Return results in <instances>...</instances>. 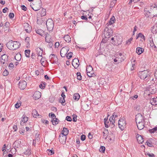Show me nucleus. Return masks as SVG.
Instances as JSON below:
<instances>
[{
  "label": "nucleus",
  "instance_id": "nucleus-1",
  "mask_svg": "<svg viewBox=\"0 0 157 157\" xmlns=\"http://www.w3.org/2000/svg\"><path fill=\"white\" fill-rule=\"evenodd\" d=\"M20 43L17 41L10 40L6 44L7 48L10 50H14L18 48L20 46Z\"/></svg>",
  "mask_w": 157,
  "mask_h": 157
},
{
  "label": "nucleus",
  "instance_id": "nucleus-17",
  "mask_svg": "<svg viewBox=\"0 0 157 157\" xmlns=\"http://www.w3.org/2000/svg\"><path fill=\"white\" fill-rule=\"evenodd\" d=\"M145 122L137 123H136L138 128L139 130H141L143 129L144 127V124Z\"/></svg>",
  "mask_w": 157,
  "mask_h": 157
},
{
  "label": "nucleus",
  "instance_id": "nucleus-34",
  "mask_svg": "<svg viewBox=\"0 0 157 157\" xmlns=\"http://www.w3.org/2000/svg\"><path fill=\"white\" fill-rule=\"evenodd\" d=\"M30 38L28 37H26L25 39V41L26 43V46L28 48L30 47Z\"/></svg>",
  "mask_w": 157,
  "mask_h": 157
},
{
  "label": "nucleus",
  "instance_id": "nucleus-36",
  "mask_svg": "<svg viewBox=\"0 0 157 157\" xmlns=\"http://www.w3.org/2000/svg\"><path fill=\"white\" fill-rule=\"evenodd\" d=\"M80 98V96L78 93L75 94L73 96V98L76 101H78Z\"/></svg>",
  "mask_w": 157,
  "mask_h": 157
},
{
  "label": "nucleus",
  "instance_id": "nucleus-26",
  "mask_svg": "<svg viewBox=\"0 0 157 157\" xmlns=\"http://www.w3.org/2000/svg\"><path fill=\"white\" fill-rule=\"evenodd\" d=\"M13 145H14V147H15V149L16 148H19L21 147V141H19L18 140H16L13 143Z\"/></svg>",
  "mask_w": 157,
  "mask_h": 157
},
{
  "label": "nucleus",
  "instance_id": "nucleus-29",
  "mask_svg": "<svg viewBox=\"0 0 157 157\" xmlns=\"http://www.w3.org/2000/svg\"><path fill=\"white\" fill-rule=\"evenodd\" d=\"M115 21V18L114 16H113L111 18H110L109 21V22L107 23L106 25L108 26L109 25H111L114 23Z\"/></svg>",
  "mask_w": 157,
  "mask_h": 157
},
{
  "label": "nucleus",
  "instance_id": "nucleus-46",
  "mask_svg": "<svg viewBox=\"0 0 157 157\" xmlns=\"http://www.w3.org/2000/svg\"><path fill=\"white\" fill-rule=\"evenodd\" d=\"M81 18L82 20H84L86 21L87 22H89V20L87 18V16L86 15H83L81 16Z\"/></svg>",
  "mask_w": 157,
  "mask_h": 157
},
{
  "label": "nucleus",
  "instance_id": "nucleus-31",
  "mask_svg": "<svg viewBox=\"0 0 157 157\" xmlns=\"http://www.w3.org/2000/svg\"><path fill=\"white\" fill-rule=\"evenodd\" d=\"M144 49L140 47H137L136 48V52L138 54L140 55L144 51Z\"/></svg>",
  "mask_w": 157,
  "mask_h": 157
},
{
  "label": "nucleus",
  "instance_id": "nucleus-63",
  "mask_svg": "<svg viewBox=\"0 0 157 157\" xmlns=\"http://www.w3.org/2000/svg\"><path fill=\"white\" fill-rule=\"evenodd\" d=\"M81 139L82 141L85 140L86 139V136L84 135H82L81 136Z\"/></svg>",
  "mask_w": 157,
  "mask_h": 157
},
{
  "label": "nucleus",
  "instance_id": "nucleus-9",
  "mask_svg": "<svg viewBox=\"0 0 157 157\" xmlns=\"http://www.w3.org/2000/svg\"><path fill=\"white\" fill-rule=\"evenodd\" d=\"M69 51L68 48L67 47H63L60 50V55L62 57H64Z\"/></svg>",
  "mask_w": 157,
  "mask_h": 157
},
{
  "label": "nucleus",
  "instance_id": "nucleus-22",
  "mask_svg": "<svg viewBox=\"0 0 157 157\" xmlns=\"http://www.w3.org/2000/svg\"><path fill=\"white\" fill-rule=\"evenodd\" d=\"M36 50L38 56L42 57L43 51V49L40 48L38 47L36 48Z\"/></svg>",
  "mask_w": 157,
  "mask_h": 157
},
{
  "label": "nucleus",
  "instance_id": "nucleus-33",
  "mask_svg": "<svg viewBox=\"0 0 157 157\" xmlns=\"http://www.w3.org/2000/svg\"><path fill=\"white\" fill-rule=\"evenodd\" d=\"M149 43L150 44V46L152 48H156V46L155 45L153 41V39L150 37L149 38Z\"/></svg>",
  "mask_w": 157,
  "mask_h": 157
},
{
  "label": "nucleus",
  "instance_id": "nucleus-19",
  "mask_svg": "<svg viewBox=\"0 0 157 157\" xmlns=\"http://www.w3.org/2000/svg\"><path fill=\"white\" fill-rule=\"evenodd\" d=\"M137 141L139 144H142L144 142L143 137L139 134H137L136 136Z\"/></svg>",
  "mask_w": 157,
  "mask_h": 157
},
{
  "label": "nucleus",
  "instance_id": "nucleus-62",
  "mask_svg": "<svg viewBox=\"0 0 157 157\" xmlns=\"http://www.w3.org/2000/svg\"><path fill=\"white\" fill-rule=\"evenodd\" d=\"M21 8L22 10H24L25 11H26L27 9V7L24 5H21Z\"/></svg>",
  "mask_w": 157,
  "mask_h": 157
},
{
  "label": "nucleus",
  "instance_id": "nucleus-55",
  "mask_svg": "<svg viewBox=\"0 0 157 157\" xmlns=\"http://www.w3.org/2000/svg\"><path fill=\"white\" fill-rule=\"evenodd\" d=\"M133 39V38L131 37L126 42V44H129L131 43V41Z\"/></svg>",
  "mask_w": 157,
  "mask_h": 157
},
{
  "label": "nucleus",
  "instance_id": "nucleus-3",
  "mask_svg": "<svg viewBox=\"0 0 157 157\" xmlns=\"http://www.w3.org/2000/svg\"><path fill=\"white\" fill-rule=\"evenodd\" d=\"M33 4V6L32 7V9L34 11H37L40 9L42 5V2L41 0H34Z\"/></svg>",
  "mask_w": 157,
  "mask_h": 157
},
{
  "label": "nucleus",
  "instance_id": "nucleus-47",
  "mask_svg": "<svg viewBox=\"0 0 157 157\" xmlns=\"http://www.w3.org/2000/svg\"><path fill=\"white\" fill-rule=\"evenodd\" d=\"M147 145L151 147H153L154 145L152 144V142L150 140H147Z\"/></svg>",
  "mask_w": 157,
  "mask_h": 157
},
{
  "label": "nucleus",
  "instance_id": "nucleus-49",
  "mask_svg": "<svg viewBox=\"0 0 157 157\" xmlns=\"http://www.w3.org/2000/svg\"><path fill=\"white\" fill-rule=\"evenodd\" d=\"M77 79L78 80H80L82 79V76L81 75V73L80 72H77Z\"/></svg>",
  "mask_w": 157,
  "mask_h": 157
},
{
  "label": "nucleus",
  "instance_id": "nucleus-15",
  "mask_svg": "<svg viewBox=\"0 0 157 157\" xmlns=\"http://www.w3.org/2000/svg\"><path fill=\"white\" fill-rule=\"evenodd\" d=\"M46 19L45 17H43L41 18L40 19H38L37 21V23L39 25H45L46 22Z\"/></svg>",
  "mask_w": 157,
  "mask_h": 157
},
{
  "label": "nucleus",
  "instance_id": "nucleus-2",
  "mask_svg": "<svg viewBox=\"0 0 157 157\" xmlns=\"http://www.w3.org/2000/svg\"><path fill=\"white\" fill-rule=\"evenodd\" d=\"M138 77L142 79L149 80L150 78V75L149 71L147 70H144L143 71H139L138 73Z\"/></svg>",
  "mask_w": 157,
  "mask_h": 157
},
{
  "label": "nucleus",
  "instance_id": "nucleus-40",
  "mask_svg": "<svg viewBox=\"0 0 157 157\" xmlns=\"http://www.w3.org/2000/svg\"><path fill=\"white\" fill-rule=\"evenodd\" d=\"M46 10L43 8L40 13L41 17H42L46 15Z\"/></svg>",
  "mask_w": 157,
  "mask_h": 157
},
{
  "label": "nucleus",
  "instance_id": "nucleus-18",
  "mask_svg": "<svg viewBox=\"0 0 157 157\" xmlns=\"http://www.w3.org/2000/svg\"><path fill=\"white\" fill-rule=\"evenodd\" d=\"M41 97V93L38 91H36L33 95V97L35 99H38Z\"/></svg>",
  "mask_w": 157,
  "mask_h": 157
},
{
  "label": "nucleus",
  "instance_id": "nucleus-60",
  "mask_svg": "<svg viewBox=\"0 0 157 157\" xmlns=\"http://www.w3.org/2000/svg\"><path fill=\"white\" fill-rule=\"evenodd\" d=\"M94 74L93 71H92L91 72L88 73L87 74V75L88 76L91 77L93 76L92 75Z\"/></svg>",
  "mask_w": 157,
  "mask_h": 157
},
{
  "label": "nucleus",
  "instance_id": "nucleus-14",
  "mask_svg": "<svg viewBox=\"0 0 157 157\" xmlns=\"http://www.w3.org/2000/svg\"><path fill=\"white\" fill-rule=\"evenodd\" d=\"M151 9H153V17L157 16V6L154 4V5L151 6Z\"/></svg>",
  "mask_w": 157,
  "mask_h": 157
},
{
  "label": "nucleus",
  "instance_id": "nucleus-56",
  "mask_svg": "<svg viewBox=\"0 0 157 157\" xmlns=\"http://www.w3.org/2000/svg\"><path fill=\"white\" fill-rule=\"evenodd\" d=\"M14 15L13 13H10L9 15V16L10 18V19H12L14 17Z\"/></svg>",
  "mask_w": 157,
  "mask_h": 157
},
{
  "label": "nucleus",
  "instance_id": "nucleus-23",
  "mask_svg": "<svg viewBox=\"0 0 157 157\" xmlns=\"http://www.w3.org/2000/svg\"><path fill=\"white\" fill-rule=\"evenodd\" d=\"M144 14L145 16L147 17L151 18L153 17L152 15V14L151 13L152 11L150 12L148 10H144Z\"/></svg>",
  "mask_w": 157,
  "mask_h": 157
},
{
  "label": "nucleus",
  "instance_id": "nucleus-54",
  "mask_svg": "<svg viewBox=\"0 0 157 157\" xmlns=\"http://www.w3.org/2000/svg\"><path fill=\"white\" fill-rule=\"evenodd\" d=\"M41 121L43 123H45L46 124H48L49 121L48 120H45L44 119H41Z\"/></svg>",
  "mask_w": 157,
  "mask_h": 157
},
{
  "label": "nucleus",
  "instance_id": "nucleus-42",
  "mask_svg": "<svg viewBox=\"0 0 157 157\" xmlns=\"http://www.w3.org/2000/svg\"><path fill=\"white\" fill-rule=\"evenodd\" d=\"M65 102V98H64L61 97L59 99V102L61 103L63 105H65L66 104H63Z\"/></svg>",
  "mask_w": 157,
  "mask_h": 157
},
{
  "label": "nucleus",
  "instance_id": "nucleus-13",
  "mask_svg": "<svg viewBox=\"0 0 157 157\" xmlns=\"http://www.w3.org/2000/svg\"><path fill=\"white\" fill-rule=\"evenodd\" d=\"M72 64L75 69H77L79 65V60L77 59H74L73 60Z\"/></svg>",
  "mask_w": 157,
  "mask_h": 157
},
{
  "label": "nucleus",
  "instance_id": "nucleus-37",
  "mask_svg": "<svg viewBox=\"0 0 157 157\" xmlns=\"http://www.w3.org/2000/svg\"><path fill=\"white\" fill-rule=\"evenodd\" d=\"M64 40L67 42L69 43L71 41V38L68 35H65L64 37Z\"/></svg>",
  "mask_w": 157,
  "mask_h": 157
},
{
  "label": "nucleus",
  "instance_id": "nucleus-10",
  "mask_svg": "<svg viewBox=\"0 0 157 157\" xmlns=\"http://www.w3.org/2000/svg\"><path fill=\"white\" fill-rule=\"evenodd\" d=\"M27 83L24 80H21L19 83V86L21 90H24L26 87Z\"/></svg>",
  "mask_w": 157,
  "mask_h": 157
},
{
  "label": "nucleus",
  "instance_id": "nucleus-50",
  "mask_svg": "<svg viewBox=\"0 0 157 157\" xmlns=\"http://www.w3.org/2000/svg\"><path fill=\"white\" fill-rule=\"evenodd\" d=\"M105 150V147L103 146H101L99 149L100 151L102 153H104Z\"/></svg>",
  "mask_w": 157,
  "mask_h": 157
},
{
  "label": "nucleus",
  "instance_id": "nucleus-35",
  "mask_svg": "<svg viewBox=\"0 0 157 157\" xmlns=\"http://www.w3.org/2000/svg\"><path fill=\"white\" fill-rule=\"evenodd\" d=\"M32 114L33 115V117L36 118H37V117L39 116V117H40L41 116V115H40L38 113L37 111L35 109L33 110Z\"/></svg>",
  "mask_w": 157,
  "mask_h": 157
},
{
  "label": "nucleus",
  "instance_id": "nucleus-28",
  "mask_svg": "<svg viewBox=\"0 0 157 157\" xmlns=\"http://www.w3.org/2000/svg\"><path fill=\"white\" fill-rule=\"evenodd\" d=\"M69 130L68 129L66 128H63V130L61 132V134L62 135L67 136L68 134Z\"/></svg>",
  "mask_w": 157,
  "mask_h": 157
},
{
  "label": "nucleus",
  "instance_id": "nucleus-52",
  "mask_svg": "<svg viewBox=\"0 0 157 157\" xmlns=\"http://www.w3.org/2000/svg\"><path fill=\"white\" fill-rule=\"evenodd\" d=\"M73 121L74 122H75L77 120V116L75 114H73Z\"/></svg>",
  "mask_w": 157,
  "mask_h": 157
},
{
  "label": "nucleus",
  "instance_id": "nucleus-8",
  "mask_svg": "<svg viewBox=\"0 0 157 157\" xmlns=\"http://www.w3.org/2000/svg\"><path fill=\"white\" fill-rule=\"evenodd\" d=\"M144 117L140 113H138L136 116V123L145 122Z\"/></svg>",
  "mask_w": 157,
  "mask_h": 157
},
{
  "label": "nucleus",
  "instance_id": "nucleus-57",
  "mask_svg": "<svg viewBox=\"0 0 157 157\" xmlns=\"http://www.w3.org/2000/svg\"><path fill=\"white\" fill-rule=\"evenodd\" d=\"M146 155H148L149 157H155V155L154 154L152 153L150 154L149 152H146Z\"/></svg>",
  "mask_w": 157,
  "mask_h": 157
},
{
  "label": "nucleus",
  "instance_id": "nucleus-4",
  "mask_svg": "<svg viewBox=\"0 0 157 157\" xmlns=\"http://www.w3.org/2000/svg\"><path fill=\"white\" fill-rule=\"evenodd\" d=\"M45 25L49 31H52L54 27V24L53 21L51 19H48L47 20Z\"/></svg>",
  "mask_w": 157,
  "mask_h": 157
},
{
  "label": "nucleus",
  "instance_id": "nucleus-25",
  "mask_svg": "<svg viewBox=\"0 0 157 157\" xmlns=\"http://www.w3.org/2000/svg\"><path fill=\"white\" fill-rule=\"evenodd\" d=\"M150 103L153 105H157V97L151 99Z\"/></svg>",
  "mask_w": 157,
  "mask_h": 157
},
{
  "label": "nucleus",
  "instance_id": "nucleus-5",
  "mask_svg": "<svg viewBox=\"0 0 157 157\" xmlns=\"http://www.w3.org/2000/svg\"><path fill=\"white\" fill-rule=\"evenodd\" d=\"M50 62L52 64H56L59 65V63L58 62V59L57 56L55 54H51L49 56Z\"/></svg>",
  "mask_w": 157,
  "mask_h": 157
},
{
  "label": "nucleus",
  "instance_id": "nucleus-21",
  "mask_svg": "<svg viewBox=\"0 0 157 157\" xmlns=\"http://www.w3.org/2000/svg\"><path fill=\"white\" fill-rule=\"evenodd\" d=\"M105 127L106 128H109L110 125L111 123L108 118H105L104 120Z\"/></svg>",
  "mask_w": 157,
  "mask_h": 157
},
{
  "label": "nucleus",
  "instance_id": "nucleus-12",
  "mask_svg": "<svg viewBox=\"0 0 157 157\" xmlns=\"http://www.w3.org/2000/svg\"><path fill=\"white\" fill-rule=\"evenodd\" d=\"M67 137L66 136L60 135L59 136V140L61 144H64L66 143Z\"/></svg>",
  "mask_w": 157,
  "mask_h": 157
},
{
  "label": "nucleus",
  "instance_id": "nucleus-20",
  "mask_svg": "<svg viewBox=\"0 0 157 157\" xmlns=\"http://www.w3.org/2000/svg\"><path fill=\"white\" fill-rule=\"evenodd\" d=\"M35 31L36 33L41 36H45L47 34L44 31L41 29H36Z\"/></svg>",
  "mask_w": 157,
  "mask_h": 157
},
{
  "label": "nucleus",
  "instance_id": "nucleus-59",
  "mask_svg": "<svg viewBox=\"0 0 157 157\" xmlns=\"http://www.w3.org/2000/svg\"><path fill=\"white\" fill-rule=\"evenodd\" d=\"M49 117L51 116L52 119H53L55 117H56V116L55 114L54 113H49Z\"/></svg>",
  "mask_w": 157,
  "mask_h": 157
},
{
  "label": "nucleus",
  "instance_id": "nucleus-44",
  "mask_svg": "<svg viewBox=\"0 0 157 157\" xmlns=\"http://www.w3.org/2000/svg\"><path fill=\"white\" fill-rule=\"evenodd\" d=\"M25 56L27 57H29L30 50L29 49L26 50H25Z\"/></svg>",
  "mask_w": 157,
  "mask_h": 157
},
{
  "label": "nucleus",
  "instance_id": "nucleus-45",
  "mask_svg": "<svg viewBox=\"0 0 157 157\" xmlns=\"http://www.w3.org/2000/svg\"><path fill=\"white\" fill-rule=\"evenodd\" d=\"M46 152L49 155H51L54 154V152L53 150L49 149L47 150Z\"/></svg>",
  "mask_w": 157,
  "mask_h": 157
},
{
  "label": "nucleus",
  "instance_id": "nucleus-27",
  "mask_svg": "<svg viewBox=\"0 0 157 157\" xmlns=\"http://www.w3.org/2000/svg\"><path fill=\"white\" fill-rule=\"evenodd\" d=\"M28 117H25V116L23 115L22 117V119L20 123V124L21 125H23L22 124L25 123L28 121Z\"/></svg>",
  "mask_w": 157,
  "mask_h": 157
},
{
  "label": "nucleus",
  "instance_id": "nucleus-11",
  "mask_svg": "<svg viewBox=\"0 0 157 157\" xmlns=\"http://www.w3.org/2000/svg\"><path fill=\"white\" fill-rule=\"evenodd\" d=\"M24 27L25 30L28 33H30L31 31V27L27 23H25L24 24Z\"/></svg>",
  "mask_w": 157,
  "mask_h": 157
},
{
  "label": "nucleus",
  "instance_id": "nucleus-39",
  "mask_svg": "<svg viewBox=\"0 0 157 157\" xmlns=\"http://www.w3.org/2000/svg\"><path fill=\"white\" fill-rule=\"evenodd\" d=\"M157 131V126L155 127L152 129L148 130V132L151 133H153Z\"/></svg>",
  "mask_w": 157,
  "mask_h": 157
},
{
  "label": "nucleus",
  "instance_id": "nucleus-58",
  "mask_svg": "<svg viewBox=\"0 0 157 157\" xmlns=\"http://www.w3.org/2000/svg\"><path fill=\"white\" fill-rule=\"evenodd\" d=\"M66 120L67 121H72V119L69 116H67L66 118Z\"/></svg>",
  "mask_w": 157,
  "mask_h": 157
},
{
  "label": "nucleus",
  "instance_id": "nucleus-53",
  "mask_svg": "<svg viewBox=\"0 0 157 157\" xmlns=\"http://www.w3.org/2000/svg\"><path fill=\"white\" fill-rule=\"evenodd\" d=\"M8 71L6 69H5L3 72L2 75L4 76H6L8 75Z\"/></svg>",
  "mask_w": 157,
  "mask_h": 157
},
{
  "label": "nucleus",
  "instance_id": "nucleus-6",
  "mask_svg": "<svg viewBox=\"0 0 157 157\" xmlns=\"http://www.w3.org/2000/svg\"><path fill=\"white\" fill-rule=\"evenodd\" d=\"M118 124L119 128L121 130H124L126 124V121L124 118L120 119L118 121Z\"/></svg>",
  "mask_w": 157,
  "mask_h": 157
},
{
  "label": "nucleus",
  "instance_id": "nucleus-24",
  "mask_svg": "<svg viewBox=\"0 0 157 157\" xmlns=\"http://www.w3.org/2000/svg\"><path fill=\"white\" fill-rule=\"evenodd\" d=\"M151 31L153 34L157 33V23H156L151 29Z\"/></svg>",
  "mask_w": 157,
  "mask_h": 157
},
{
  "label": "nucleus",
  "instance_id": "nucleus-51",
  "mask_svg": "<svg viewBox=\"0 0 157 157\" xmlns=\"http://www.w3.org/2000/svg\"><path fill=\"white\" fill-rule=\"evenodd\" d=\"M115 119L113 118L112 117H110L109 119V121H110L111 124V123L114 124L115 122Z\"/></svg>",
  "mask_w": 157,
  "mask_h": 157
},
{
  "label": "nucleus",
  "instance_id": "nucleus-38",
  "mask_svg": "<svg viewBox=\"0 0 157 157\" xmlns=\"http://www.w3.org/2000/svg\"><path fill=\"white\" fill-rule=\"evenodd\" d=\"M93 68L90 65H89L86 68L87 74L88 73L91 72Z\"/></svg>",
  "mask_w": 157,
  "mask_h": 157
},
{
  "label": "nucleus",
  "instance_id": "nucleus-43",
  "mask_svg": "<svg viewBox=\"0 0 157 157\" xmlns=\"http://www.w3.org/2000/svg\"><path fill=\"white\" fill-rule=\"evenodd\" d=\"M45 36V40L46 42L49 43L50 42H52V39H51V38L49 39L48 38V34L47 33V34Z\"/></svg>",
  "mask_w": 157,
  "mask_h": 157
},
{
  "label": "nucleus",
  "instance_id": "nucleus-32",
  "mask_svg": "<svg viewBox=\"0 0 157 157\" xmlns=\"http://www.w3.org/2000/svg\"><path fill=\"white\" fill-rule=\"evenodd\" d=\"M51 121L52 122L53 125H56L59 123V120L56 117L53 119H52Z\"/></svg>",
  "mask_w": 157,
  "mask_h": 157
},
{
  "label": "nucleus",
  "instance_id": "nucleus-64",
  "mask_svg": "<svg viewBox=\"0 0 157 157\" xmlns=\"http://www.w3.org/2000/svg\"><path fill=\"white\" fill-rule=\"evenodd\" d=\"M49 100L50 102L51 103H52L54 101V98L53 97H50Z\"/></svg>",
  "mask_w": 157,
  "mask_h": 157
},
{
  "label": "nucleus",
  "instance_id": "nucleus-48",
  "mask_svg": "<svg viewBox=\"0 0 157 157\" xmlns=\"http://www.w3.org/2000/svg\"><path fill=\"white\" fill-rule=\"evenodd\" d=\"M73 53L71 52H69L67 54V57L68 59H70L71 58L72 56Z\"/></svg>",
  "mask_w": 157,
  "mask_h": 157
},
{
  "label": "nucleus",
  "instance_id": "nucleus-30",
  "mask_svg": "<svg viewBox=\"0 0 157 157\" xmlns=\"http://www.w3.org/2000/svg\"><path fill=\"white\" fill-rule=\"evenodd\" d=\"M8 56L6 54H4L2 56L1 58L4 62H8Z\"/></svg>",
  "mask_w": 157,
  "mask_h": 157
},
{
  "label": "nucleus",
  "instance_id": "nucleus-41",
  "mask_svg": "<svg viewBox=\"0 0 157 157\" xmlns=\"http://www.w3.org/2000/svg\"><path fill=\"white\" fill-rule=\"evenodd\" d=\"M15 59L17 61H19L21 59V55L20 53H18L15 57Z\"/></svg>",
  "mask_w": 157,
  "mask_h": 157
},
{
  "label": "nucleus",
  "instance_id": "nucleus-16",
  "mask_svg": "<svg viewBox=\"0 0 157 157\" xmlns=\"http://www.w3.org/2000/svg\"><path fill=\"white\" fill-rule=\"evenodd\" d=\"M149 93L151 94H155L157 91V89L155 87L151 86L147 89Z\"/></svg>",
  "mask_w": 157,
  "mask_h": 157
},
{
  "label": "nucleus",
  "instance_id": "nucleus-7",
  "mask_svg": "<svg viewBox=\"0 0 157 157\" xmlns=\"http://www.w3.org/2000/svg\"><path fill=\"white\" fill-rule=\"evenodd\" d=\"M113 32V31L111 28L106 27L104 30V34L105 38H109V36L111 35Z\"/></svg>",
  "mask_w": 157,
  "mask_h": 157
},
{
  "label": "nucleus",
  "instance_id": "nucleus-61",
  "mask_svg": "<svg viewBox=\"0 0 157 157\" xmlns=\"http://www.w3.org/2000/svg\"><path fill=\"white\" fill-rule=\"evenodd\" d=\"M139 35L140 37L142 39H143L144 40H145V36L141 33H139Z\"/></svg>",
  "mask_w": 157,
  "mask_h": 157
}]
</instances>
